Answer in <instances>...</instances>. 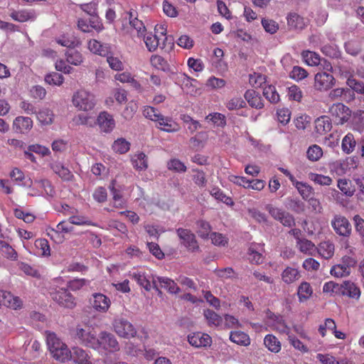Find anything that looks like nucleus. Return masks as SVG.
<instances>
[{
	"mask_svg": "<svg viewBox=\"0 0 364 364\" xmlns=\"http://www.w3.org/2000/svg\"><path fill=\"white\" fill-rule=\"evenodd\" d=\"M143 115L156 123V127L161 131L174 133L181 129L180 125L171 117L163 115L156 108L151 106H145L143 109Z\"/></svg>",
	"mask_w": 364,
	"mask_h": 364,
	"instance_id": "1",
	"label": "nucleus"
},
{
	"mask_svg": "<svg viewBox=\"0 0 364 364\" xmlns=\"http://www.w3.org/2000/svg\"><path fill=\"white\" fill-rule=\"evenodd\" d=\"M46 342L52 356L55 360L63 363L71 359V351L54 333H46Z\"/></svg>",
	"mask_w": 364,
	"mask_h": 364,
	"instance_id": "2",
	"label": "nucleus"
},
{
	"mask_svg": "<svg viewBox=\"0 0 364 364\" xmlns=\"http://www.w3.org/2000/svg\"><path fill=\"white\" fill-rule=\"evenodd\" d=\"M72 104L78 111L87 112L95 108L97 99L92 92L79 89L72 96Z\"/></svg>",
	"mask_w": 364,
	"mask_h": 364,
	"instance_id": "3",
	"label": "nucleus"
},
{
	"mask_svg": "<svg viewBox=\"0 0 364 364\" xmlns=\"http://www.w3.org/2000/svg\"><path fill=\"white\" fill-rule=\"evenodd\" d=\"M75 335L86 346L95 350L99 348V336H97V332L90 326L77 327Z\"/></svg>",
	"mask_w": 364,
	"mask_h": 364,
	"instance_id": "4",
	"label": "nucleus"
},
{
	"mask_svg": "<svg viewBox=\"0 0 364 364\" xmlns=\"http://www.w3.org/2000/svg\"><path fill=\"white\" fill-rule=\"evenodd\" d=\"M329 113L337 124L347 122L351 116L350 109L342 103H336L329 108Z\"/></svg>",
	"mask_w": 364,
	"mask_h": 364,
	"instance_id": "5",
	"label": "nucleus"
},
{
	"mask_svg": "<svg viewBox=\"0 0 364 364\" xmlns=\"http://www.w3.org/2000/svg\"><path fill=\"white\" fill-rule=\"evenodd\" d=\"M99 348L100 353H106L107 351L114 352L119 349V344L115 337L110 333L102 331L99 334Z\"/></svg>",
	"mask_w": 364,
	"mask_h": 364,
	"instance_id": "6",
	"label": "nucleus"
},
{
	"mask_svg": "<svg viewBox=\"0 0 364 364\" xmlns=\"http://www.w3.org/2000/svg\"><path fill=\"white\" fill-rule=\"evenodd\" d=\"M113 328L119 336L124 338L134 337L136 334L134 326L124 318H116L113 322Z\"/></svg>",
	"mask_w": 364,
	"mask_h": 364,
	"instance_id": "7",
	"label": "nucleus"
},
{
	"mask_svg": "<svg viewBox=\"0 0 364 364\" xmlns=\"http://www.w3.org/2000/svg\"><path fill=\"white\" fill-rule=\"evenodd\" d=\"M52 299L60 306L65 308L73 309L75 306V298L65 288L55 289L50 291Z\"/></svg>",
	"mask_w": 364,
	"mask_h": 364,
	"instance_id": "8",
	"label": "nucleus"
},
{
	"mask_svg": "<svg viewBox=\"0 0 364 364\" xmlns=\"http://www.w3.org/2000/svg\"><path fill=\"white\" fill-rule=\"evenodd\" d=\"M178 237L181 242L188 250L196 252L198 250L199 246L196 239L195 235L191 230L183 228H178L176 230Z\"/></svg>",
	"mask_w": 364,
	"mask_h": 364,
	"instance_id": "9",
	"label": "nucleus"
},
{
	"mask_svg": "<svg viewBox=\"0 0 364 364\" xmlns=\"http://www.w3.org/2000/svg\"><path fill=\"white\" fill-rule=\"evenodd\" d=\"M331 226L339 235L349 237L351 233V225L348 219L343 215H334L331 220Z\"/></svg>",
	"mask_w": 364,
	"mask_h": 364,
	"instance_id": "10",
	"label": "nucleus"
},
{
	"mask_svg": "<svg viewBox=\"0 0 364 364\" xmlns=\"http://www.w3.org/2000/svg\"><path fill=\"white\" fill-rule=\"evenodd\" d=\"M266 209L272 218L279 220L284 226L291 227L294 224V219L292 215L282 209L271 205H267Z\"/></svg>",
	"mask_w": 364,
	"mask_h": 364,
	"instance_id": "11",
	"label": "nucleus"
},
{
	"mask_svg": "<svg viewBox=\"0 0 364 364\" xmlns=\"http://www.w3.org/2000/svg\"><path fill=\"white\" fill-rule=\"evenodd\" d=\"M91 306L96 311L105 313L108 311L111 301L109 297L101 293L93 294L90 299Z\"/></svg>",
	"mask_w": 364,
	"mask_h": 364,
	"instance_id": "12",
	"label": "nucleus"
},
{
	"mask_svg": "<svg viewBox=\"0 0 364 364\" xmlns=\"http://www.w3.org/2000/svg\"><path fill=\"white\" fill-rule=\"evenodd\" d=\"M335 84L333 76L326 72L318 73L314 77V87L316 90L323 91L328 90Z\"/></svg>",
	"mask_w": 364,
	"mask_h": 364,
	"instance_id": "13",
	"label": "nucleus"
},
{
	"mask_svg": "<svg viewBox=\"0 0 364 364\" xmlns=\"http://www.w3.org/2000/svg\"><path fill=\"white\" fill-rule=\"evenodd\" d=\"M150 63L154 68L168 73L170 77L173 79V75L177 74L175 68L171 66L169 63L161 55H151L150 58Z\"/></svg>",
	"mask_w": 364,
	"mask_h": 364,
	"instance_id": "14",
	"label": "nucleus"
},
{
	"mask_svg": "<svg viewBox=\"0 0 364 364\" xmlns=\"http://www.w3.org/2000/svg\"><path fill=\"white\" fill-rule=\"evenodd\" d=\"M176 83H181V86L184 92L191 95H196L198 94V88L193 84L197 81L186 75L185 73H181L177 75L175 79Z\"/></svg>",
	"mask_w": 364,
	"mask_h": 364,
	"instance_id": "15",
	"label": "nucleus"
},
{
	"mask_svg": "<svg viewBox=\"0 0 364 364\" xmlns=\"http://www.w3.org/2000/svg\"><path fill=\"white\" fill-rule=\"evenodd\" d=\"M33 122L28 117L18 116L12 124V128L16 133L27 134L33 128Z\"/></svg>",
	"mask_w": 364,
	"mask_h": 364,
	"instance_id": "16",
	"label": "nucleus"
},
{
	"mask_svg": "<svg viewBox=\"0 0 364 364\" xmlns=\"http://www.w3.org/2000/svg\"><path fill=\"white\" fill-rule=\"evenodd\" d=\"M97 124L102 132H111L115 127V121L113 116L107 112H101L97 119Z\"/></svg>",
	"mask_w": 364,
	"mask_h": 364,
	"instance_id": "17",
	"label": "nucleus"
},
{
	"mask_svg": "<svg viewBox=\"0 0 364 364\" xmlns=\"http://www.w3.org/2000/svg\"><path fill=\"white\" fill-rule=\"evenodd\" d=\"M0 301L1 306L4 305L15 310L21 309L23 305V301L19 297L6 291H0Z\"/></svg>",
	"mask_w": 364,
	"mask_h": 364,
	"instance_id": "18",
	"label": "nucleus"
},
{
	"mask_svg": "<svg viewBox=\"0 0 364 364\" xmlns=\"http://www.w3.org/2000/svg\"><path fill=\"white\" fill-rule=\"evenodd\" d=\"M188 343L193 347L200 348L206 347L211 344L212 339L206 333L200 332L193 333L188 336Z\"/></svg>",
	"mask_w": 364,
	"mask_h": 364,
	"instance_id": "19",
	"label": "nucleus"
},
{
	"mask_svg": "<svg viewBox=\"0 0 364 364\" xmlns=\"http://www.w3.org/2000/svg\"><path fill=\"white\" fill-rule=\"evenodd\" d=\"M264 245L252 243L248 250V259L252 263L260 264L263 262Z\"/></svg>",
	"mask_w": 364,
	"mask_h": 364,
	"instance_id": "20",
	"label": "nucleus"
},
{
	"mask_svg": "<svg viewBox=\"0 0 364 364\" xmlns=\"http://www.w3.org/2000/svg\"><path fill=\"white\" fill-rule=\"evenodd\" d=\"M341 294L358 300L360 296V290L353 282L345 281L341 284Z\"/></svg>",
	"mask_w": 364,
	"mask_h": 364,
	"instance_id": "21",
	"label": "nucleus"
},
{
	"mask_svg": "<svg viewBox=\"0 0 364 364\" xmlns=\"http://www.w3.org/2000/svg\"><path fill=\"white\" fill-rule=\"evenodd\" d=\"M87 48L94 54L105 56L109 53L110 46L107 43H101L95 39L88 41Z\"/></svg>",
	"mask_w": 364,
	"mask_h": 364,
	"instance_id": "22",
	"label": "nucleus"
},
{
	"mask_svg": "<svg viewBox=\"0 0 364 364\" xmlns=\"http://www.w3.org/2000/svg\"><path fill=\"white\" fill-rule=\"evenodd\" d=\"M133 167L137 171H144L148 168V157L141 151H138L131 156Z\"/></svg>",
	"mask_w": 364,
	"mask_h": 364,
	"instance_id": "23",
	"label": "nucleus"
},
{
	"mask_svg": "<svg viewBox=\"0 0 364 364\" xmlns=\"http://www.w3.org/2000/svg\"><path fill=\"white\" fill-rule=\"evenodd\" d=\"M296 247L300 252L309 256L314 255L317 250L314 243L306 238L296 241Z\"/></svg>",
	"mask_w": 364,
	"mask_h": 364,
	"instance_id": "24",
	"label": "nucleus"
},
{
	"mask_svg": "<svg viewBox=\"0 0 364 364\" xmlns=\"http://www.w3.org/2000/svg\"><path fill=\"white\" fill-rule=\"evenodd\" d=\"M129 276L146 291L151 289V286L149 277L144 271L139 269L134 270L133 272H130Z\"/></svg>",
	"mask_w": 364,
	"mask_h": 364,
	"instance_id": "25",
	"label": "nucleus"
},
{
	"mask_svg": "<svg viewBox=\"0 0 364 364\" xmlns=\"http://www.w3.org/2000/svg\"><path fill=\"white\" fill-rule=\"evenodd\" d=\"M334 252V244L329 240L321 242L316 250V252H318L321 257L326 259H328L333 257Z\"/></svg>",
	"mask_w": 364,
	"mask_h": 364,
	"instance_id": "26",
	"label": "nucleus"
},
{
	"mask_svg": "<svg viewBox=\"0 0 364 364\" xmlns=\"http://www.w3.org/2000/svg\"><path fill=\"white\" fill-rule=\"evenodd\" d=\"M316 357L321 364H355L347 358L338 360L333 355L329 353H318Z\"/></svg>",
	"mask_w": 364,
	"mask_h": 364,
	"instance_id": "27",
	"label": "nucleus"
},
{
	"mask_svg": "<svg viewBox=\"0 0 364 364\" xmlns=\"http://www.w3.org/2000/svg\"><path fill=\"white\" fill-rule=\"evenodd\" d=\"M36 117L41 125H50L53 123L55 115L53 112L47 107H43L36 112Z\"/></svg>",
	"mask_w": 364,
	"mask_h": 364,
	"instance_id": "28",
	"label": "nucleus"
},
{
	"mask_svg": "<svg viewBox=\"0 0 364 364\" xmlns=\"http://www.w3.org/2000/svg\"><path fill=\"white\" fill-rule=\"evenodd\" d=\"M314 293L311 284L306 282H302L297 289V296L300 302L309 299Z\"/></svg>",
	"mask_w": 364,
	"mask_h": 364,
	"instance_id": "29",
	"label": "nucleus"
},
{
	"mask_svg": "<svg viewBox=\"0 0 364 364\" xmlns=\"http://www.w3.org/2000/svg\"><path fill=\"white\" fill-rule=\"evenodd\" d=\"M10 16L13 20L21 23L36 18L35 12L28 10L13 11Z\"/></svg>",
	"mask_w": 364,
	"mask_h": 364,
	"instance_id": "30",
	"label": "nucleus"
},
{
	"mask_svg": "<svg viewBox=\"0 0 364 364\" xmlns=\"http://www.w3.org/2000/svg\"><path fill=\"white\" fill-rule=\"evenodd\" d=\"M71 358L78 364H91V358L85 350L80 348H73Z\"/></svg>",
	"mask_w": 364,
	"mask_h": 364,
	"instance_id": "31",
	"label": "nucleus"
},
{
	"mask_svg": "<svg viewBox=\"0 0 364 364\" xmlns=\"http://www.w3.org/2000/svg\"><path fill=\"white\" fill-rule=\"evenodd\" d=\"M288 26L294 29H302L306 25L305 19L296 13H290L287 16Z\"/></svg>",
	"mask_w": 364,
	"mask_h": 364,
	"instance_id": "32",
	"label": "nucleus"
},
{
	"mask_svg": "<svg viewBox=\"0 0 364 364\" xmlns=\"http://www.w3.org/2000/svg\"><path fill=\"white\" fill-rule=\"evenodd\" d=\"M129 24L132 28V34L133 36H136L139 38H141L142 36L147 32L144 23L139 20L137 18H134L133 19L130 18Z\"/></svg>",
	"mask_w": 364,
	"mask_h": 364,
	"instance_id": "33",
	"label": "nucleus"
},
{
	"mask_svg": "<svg viewBox=\"0 0 364 364\" xmlns=\"http://www.w3.org/2000/svg\"><path fill=\"white\" fill-rule=\"evenodd\" d=\"M230 339L232 342L243 346H247L250 344V336L240 331H231Z\"/></svg>",
	"mask_w": 364,
	"mask_h": 364,
	"instance_id": "34",
	"label": "nucleus"
},
{
	"mask_svg": "<svg viewBox=\"0 0 364 364\" xmlns=\"http://www.w3.org/2000/svg\"><path fill=\"white\" fill-rule=\"evenodd\" d=\"M156 281L161 288L166 289L170 294H177L180 291L177 284L168 277H158Z\"/></svg>",
	"mask_w": 364,
	"mask_h": 364,
	"instance_id": "35",
	"label": "nucleus"
},
{
	"mask_svg": "<svg viewBox=\"0 0 364 364\" xmlns=\"http://www.w3.org/2000/svg\"><path fill=\"white\" fill-rule=\"evenodd\" d=\"M131 144L124 138H118L114 141L112 149L116 154H124L130 149Z\"/></svg>",
	"mask_w": 364,
	"mask_h": 364,
	"instance_id": "36",
	"label": "nucleus"
},
{
	"mask_svg": "<svg viewBox=\"0 0 364 364\" xmlns=\"http://www.w3.org/2000/svg\"><path fill=\"white\" fill-rule=\"evenodd\" d=\"M141 39H143L146 48L149 52L155 51L159 46L158 37L151 32H146Z\"/></svg>",
	"mask_w": 364,
	"mask_h": 364,
	"instance_id": "37",
	"label": "nucleus"
},
{
	"mask_svg": "<svg viewBox=\"0 0 364 364\" xmlns=\"http://www.w3.org/2000/svg\"><path fill=\"white\" fill-rule=\"evenodd\" d=\"M299 277V271L291 267H287L282 273V279L287 284H291L298 280Z\"/></svg>",
	"mask_w": 364,
	"mask_h": 364,
	"instance_id": "38",
	"label": "nucleus"
},
{
	"mask_svg": "<svg viewBox=\"0 0 364 364\" xmlns=\"http://www.w3.org/2000/svg\"><path fill=\"white\" fill-rule=\"evenodd\" d=\"M245 98L249 105L257 109H261L263 107L261 97L253 90H248L245 94Z\"/></svg>",
	"mask_w": 364,
	"mask_h": 364,
	"instance_id": "39",
	"label": "nucleus"
},
{
	"mask_svg": "<svg viewBox=\"0 0 364 364\" xmlns=\"http://www.w3.org/2000/svg\"><path fill=\"white\" fill-rule=\"evenodd\" d=\"M337 186L339 190L346 196L351 197L355 191L352 182L346 178H340L338 180Z\"/></svg>",
	"mask_w": 364,
	"mask_h": 364,
	"instance_id": "40",
	"label": "nucleus"
},
{
	"mask_svg": "<svg viewBox=\"0 0 364 364\" xmlns=\"http://www.w3.org/2000/svg\"><path fill=\"white\" fill-rule=\"evenodd\" d=\"M204 316L209 326L215 327H223V319L218 314L212 310L207 309L204 311Z\"/></svg>",
	"mask_w": 364,
	"mask_h": 364,
	"instance_id": "41",
	"label": "nucleus"
},
{
	"mask_svg": "<svg viewBox=\"0 0 364 364\" xmlns=\"http://www.w3.org/2000/svg\"><path fill=\"white\" fill-rule=\"evenodd\" d=\"M264 344L272 353H278L281 350L282 346L280 341L272 334H268L264 337Z\"/></svg>",
	"mask_w": 364,
	"mask_h": 364,
	"instance_id": "42",
	"label": "nucleus"
},
{
	"mask_svg": "<svg viewBox=\"0 0 364 364\" xmlns=\"http://www.w3.org/2000/svg\"><path fill=\"white\" fill-rule=\"evenodd\" d=\"M331 127V123L326 117H319L315 121V129L320 135L329 132Z\"/></svg>",
	"mask_w": 364,
	"mask_h": 364,
	"instance_id": "43",
	"label": "nucleus"
},
{
	"mask_svg": "<svg viewBox=\"0 0 364 364\" xmlns=\"http://www.w3.org/2000/svg\"><path fill=\"white\" fill-rule=\"evenodd\" d=\"M53 171L59 176L64 181H70L73 177V175L70 170L63 166L60 163H54L51 166Z\"/></svg>",
	"mask_w": 364,
	"mask_h": 364,
	"instance_id": "44",
	"label": "nucleus"
},
{
	"mask_svg": "<svg viewBox=\"0 0 364 364\" xmlns=\"http://www.w3.org/2000/svg\"><path fill=\"white\" fill-rule=\"evenodd\" d=\"M197 233L201 238L206 239L210 235L211 226L205 220H198L196 223Z\"/></svg>",
	"mask_w": 364,
	"mask_h": 364,
	"instance_id": "45",
	"label": "nucleus"
},
{
	"mask_svg": "<svg viewBox=\"0 0 364 364\" xmlns=\"http://www.w3.org/2000/svg\"><path fill=\"white\" fill-rule=\"evenodd\" d=\"M301 55L304 62L310 66L318 65L321 63L320 56L315 52L306 50L302 53Z\"/></svg>",
	"mask_w": 364,
	"mask_h": 364,
	"instance_id": "46",
	"label": "nucleus"
},
{
	"mask_svg": "<svg viewBox=\"0 0 364 364\" xmlns=\"http://www.w3.org/2000/svg\"><path fill=\"white\" fill-rule=\"evenodd\" d=\"M0 250L7 259L16 260L18 257L16 250L5 241H0Z\"/></svg>",
	"mask_w": 364,
	"mask_h": 364,
	"instance_id": "47",
	"label": "nucleus"
},
{
	"mask_svg": "<svg viewBox=\"0 0 364 364\" xmlns=\"http://www.w3.org/2000/svg\"><path fill=\"white\" fill-rule=\"evenodd\" d=\"M309 178L315 183L320 186H330L333 182V179L328 176H324L316 173H310Z\"/></svg>",
	"mask_w": 364,
	"mask_h": 364,
	"instance_id": "48",
	"label": "nucleus"
},
{
	"mask_svg": "<svg viewBox=\"0 0 364 364\" xmlns=\"http://www.w3.org/2000/svg\"><path fill=\"white\" fill-rule=\"evenodd\" d=\"M355 140L352 134L348 133L346 134L342 141V149L346 154L351 153L355 147Z\"/></svg>",
	"mask_w": 364,
	"mask_h": 364,
	"instance_id": "49",
	"label": "nucleus"
},
{
	"mask_svg": "<svg viewBox=\"0 0 364 364\" xmlns=\"http://www.w3.org/2000/svg\"><path fill=\"white\" fill-rule=\"evenodd\" d=\"M106 56L107 62L112 70L115 71H122L124 69V64L119 58L113 55H109V53Z\"/></svg>",
	"mask_w": 364,
	"mask_h": 364,
	"instance_id": "50",
	"label": "nucleus"
},
{
	"mask_svg": "<svg viewBox=\"0 0 364 364\" xmlns=\"http://www.w3.org/2000/svg\"><path fill=\"white\" fill-rule=\"evenodd\" d=\"M331 274L336 277H347L350 274V269L344 266V264H336L331 269Z\"/></svg>",
	"mask_w": 364,
	"mask_h": 364,
	"instance_id": "51",
	"label": "nucleus"
},
{
	"mask_svg": "<svg viewBox=\"0 0 364 364\" xmlns=\"http://www.w3.org/2000/svg\"><path fill=\"white\" fill-rule=\"evenodd\" d=\"M210 195L216 200L221 201L226 205H233L234 203L231 198L227 196L220 188H213L210 190Z\"/></svg>",
	"mask_w": 364,
	"mask_h": 364,
	"instance_id": "52",
	"label": "nucleus"
},
{
	"mask_svg": "<svg viewBox=\"0 0 364 364\" xmlns=\"http://www.w3.org/2000/svg\"><path fill=\"white\" fill-rule=\"evenodd\" d=\"M67 61L74 65H79L82 63V56L81 53L75 50L69 49L66 53Z\"/></svg>",
	"mask_w": 364,
	"mask_h": 364,
	"instance_id": "53",
	"label": "nucleus"
},
{
	"mask_svg": "<svg viewBox=\"0 0 364 364\" xmlns=\"http://www.w3.org/2000/svg\"><path fill=\"white\" fill-rule=\"evenodd\" d=\"M295 188L304 199H308L313 195V188L311 186L304 182L296 183Z\"/></svg>",
	"mask_w": 364,
	"mask_h": 364,
	"instance_id": "54",
	"label": "nucleus"
},
{
	"mask_svg": "<svg viewBox=\"0 0 364 364\" xmlns=\"http://www.w3.org/2000/svg\"><path fill=\"white\" fill-rule=\"evenodd\" d=\"M137 109L138 105L136 102L131 100L127 104L125 108L124 109L122 113V115L125 119L129 120L133 118Z\"/></svg>",
	"mask_w": 364,
	"mask_h": 364,
	"instance_id": "55",
	"label": "nucleus"
},
{
	"mask_svg": "<svg viewBox=\"0 0 364 364\" xmlns=\"http://www.w3.org/2000/svg\"><path fill=\"white\" fill-rule=\"evenodd\" d=\"M306 156L310 161H317L323 156L322 149L316 144L310 146L307 149Z\"/></svg>",
	"mask_w": 364,
	"mask_h": 364,
	"instance_id": "56",
	"label": "nucleus"
},
{
	"mask_svg": "<svg viewBox=\"0 0 364 364\" xmlns=\"http://www.w3.org/2000/svg\"><path fill=\"white\" fill-rule=\"evenodd\" d=\"M45 81L50 85L60 86L64 82V77L58 73H50L45 76Z\"/></svg>",
	"mask_w": 364,
	"mask_h": 364,
	"instance_id": "57",
	"label": "nucleus"
},
{
	"mask_svg": "<svg viewBox=\"0 0 364 364\" xmlns=\"http://www.w3.org/2000/svg\"><path fill=\"white\" fill-rule=\"evenodd\" d=\"M263 95L271 102L275 103L279 100V95L274 86L268 85L264 87Z\"/></svg>",
	"mask_w": 364,
	"mask_h": 364,
	"instance_id": "58",
	"label": "nucleus"
},
{
	"mask_svg": "<svg viewBox=\"0 0 364 364\" xmlns=\"http://www.w3.org/2000/svg\"><path fill=\"white\" fill-rule=\"evenodd\" d=\"M181 119L188 125V129L193 133L198 129L200 127V124L198 121L193 119L191 116L188 114L181 115Z\"/></svg>",
	"mask_w": 364,
	"mask_h": 364,
	"instance_id": "59",
	"label": "nucleus"
},
{
	"mask_svg": "<svg viewBox=\"0 0 364 364\" xmlns=\"http://www.w3.org/2000/svg\"><path fill=\"white\" fill-rule=\"evenodd\" d=\"M35 246L39 250V254L43 256H49L50 255V249L48 242L46 239H38L35 241Z\"/></svg>",
	"mask_w": 364,
	"mask_h": 364,
	"instance_id": "60",
	"label": "nucleus"
},
{
	"mask_svg": "<svg viewBox=\"0 0 364 364\" xmlns=\"http://www.w3.org/2000/svg\"><path fill=\"white\" fill-rule=\"evenodd\" d=\"M167 168L168 170L175 172H185L186 166L185 164L178 159H171L167 163Z\"/></svg>",
	"mask_w": 364,
	"mask_h": 364,
	"instance_id": "61",
	"label": "nucleus"
},
{
	"mask_svg": "<svg viewBox=\"0 0 364 364\" xmlns=\"http://www.w3.org/2000/svg\"><path fill=\"white\" fill-rule=\"evenodd\" d=\"M206 119L212 122L218 127H223L226 124L225 117L223 114L214 112L209 114L206 117Z\"/></svg>",
	"mask_w": 364,
	"mask_h": 364,
	"instance_id": "62",
	"label": "nucleus"
},
{
	"mask_svg": "<svg viewBox=\"0 0 364 364\" xmlns=\"http://www.w3.org/2000/svg\"><path fill=\"white\" fill-rule=\"evenodd\" d=\"M111 192L112 194L113 205L117 208H124L126 205V200L123 198L119 191L112 187Z\"/></svg>",
	"mask_w": 364,
	"mask_h": 364,
	"instance_id": "63",
	"label": "nucleus"
},
{
	"mask_svg": "<svg viewBox=\"0 0 364 364\" xmlns=\"http://www.w3.org/2000/svg\"><path fill=\"white\" fill-rule=\"evenodd\" d=\"M262 25L265 31L271 34L275 33L279 29L278 23L272 19L263 18Z\"/></svg>",
	"mask_w": 364,
	"mask_h": 364,
	"instance_id": "64",
	"label": "nucleus"
}]
</instances>
